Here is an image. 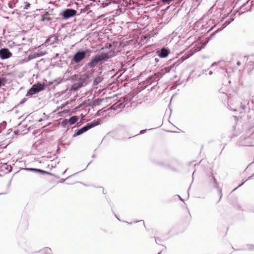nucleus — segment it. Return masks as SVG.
Returning <instances> with one entry per match:
<instances>
[{
  "label": "nucleus",
  "mask_w": 254,
  "mask_h": 254,
  "mask_svg": "<svg viewBox=\"0 0 254 254\" xmlns=\"http://www.w3.org/2000/svg\"><path fill=\"white\" fill-rule=\"evenodd\" d=\"M108 59V55L106 53H102L100 55H96L88 63V66L93 68L95 67L99 62Z\"/></svg>",
  "instance_id": "nucleus-1"
},
{
  "label": "nucleus",
  "mask_w": 254,
  "mask_h": 254,
  "mask_svg": "<svg viewBox=\"0 0 254 254\" xmlns=\"http://www.w3.org/2000/svg\"><path fill=\"white\" fill-rule=\"evenodd\" d=\"M99 124V122L97 121H94L92 123L87 124L85 126L82 127L81 129H79L74 135L73 136L79 135L84 132L87 131L88 129L98 126Z\"/></svg>",
  "instance_id": "nucleus-2"
},
{
  "label": "nucleus",
  "mask_w": 254,
  "mask_h": 254,
  "mask_svg": "<svg viewBox=\"0 0 254 254\" xmlns=\"http://www.w3.org/2000/svg\"><path fill=\"white\" fill-rule=\"evenodd\" d=\"M44 89V86L41 84H34L28 91L26 96L33 95Z\"/></svg>",
  "instance_id": "nucleus-3"
},
{
  "label": "nucleus",
  "mask_w": 254,
  "mask_h": 254,
  "mask_svg": "<svg viewBox=\"0 0 254 254\" xmlns=\"http://www.w3.org/2000/svg\"><path fill=\"white\" fill-rule=\"evenodd\" d=\"M86 57V52L85 51H79L77 52L73 56L72 61L75 63H79Z\"/></svg>",
  "instance_id": "nucleus-4"
},
{
  "label": "nucleus",
  "mask_w": 254,
  "mask_h": 254,
  "mask_svg": "<svg viewBox=\"0 0 254 254\" xmlns=\"http://www.w3.org/2000/svg\"><path fill=\"white\" fill-rule=\"evenodd\" d=\"M76 11L72 9H66L62 14L64 18L67 19L75 15Z\"/></svg>",
  "instance_id": "nucleus-5"
},
{
  "label": "nucleus",
  "mask_w": 254,
  "mask_h": 254,
  "mask_svg": "<svg viewBox=\"0 0 254 254\" xmlns=\"http://www.w3.org/2000/svg\"><path fill=\"white\" fill-rule=\"evenodd\" d=\"M12 56L11 53L7 49L0 50V58L1 59H6Z\"/></svg>",
  "instance_id": "nucleus-6"
},
{
  "label": "nucleus",
  "mask_w": 254,
  "mask_h": 254,
  "mask_svg": "<svg viewBox=\"0 0 254 254\" xmlns=\"http://www.w3.org/2000/svg\"><path fill=\"white\" fill-rule=\"evenodd\" d=\"M158 55L160 58H165L169 54L168 51L166 49H165V48H162L161 50V51L160 52L158 51Z\"/></svg>",
  "instance_id": "nucleus-7"
},
{
  "label": "nucleus",
  "mask_w": 254,
  "mask_h": 254,
  "mask_svg": "<svg viewBox=\"0 0 254 254\" xmlns=\"http://www.w3.org/2000/svg\"><path fill=\"white\" fill-rule=\"evenodd\" d=\"M78 118L76 116H74L71 117L69 119V120H68V123H69V124L70 125H73V124H75L78 121Z\"/></svg>",
  "instance_id": "nucleus-8"
},
{
  "label": "nucleus",
  "mask_w": 254,
  "mask_h": 254,
  "mask_svg": "<svg viewBox=\"0 0 254 254\" xmlns=\"http://www.w3.org/2000/svg\"><path fill=\"white\" fill-rule=\"evenodd\" d=\"M247 68L249 71H251L254 69V62H250L247 65Z\"/></svg>",
  "instance_id": "nucleus-9"
},
{
  "label": "nucleus",
  "mask_w": 254,
  "mask_h": 254,
  "mask_svg": "<svg viewBox=\"0 0 254 254\" xmlns=\"http://www.w3.org/2000/svg\"><path fill=\"white\" fill-rule=\"evenodd\" d=\"M28 170H31V171H34V172H39V173H40L41 174H49L48 172L45 171H44V170H41V169H34V168H29V169H27Z\"/></svg>",
  "instance_id": "nucleus-10"
},
{
  "label": "nucleus",
  "mask_w": 254,
  "mask_h": 254,
  "mask_svg": "<svg viewBox=\"0 0 254 254\" xmlns=\"http://www.w3.org/2000/svg\"><path fill=\"white\" fill-rule=\"evenodd\" d=\"M51 251L48 248H44L41 250L37 254H47Z\"/></svg>",
  "instance_id": "nucleus-11"
},
{
  "label": "nucleus",
  "mask_w": 254,
  "mask_h": 254,
  "mask_svg": "<svg viewBox=\"0 0 254 254\" xmlns=\"http://www.w3.org/2000/svg\"><path fill=\"white\" fill-rule=\"evenodd\" d=\"M51 20V18L47 17H45V16H43L42 18L41 19V21H50Z\"/></svg>",
  "instance_id": "nucleus-12"
},
{
  "label": "nucleus",
  "mask_w": 254,
  "mask_h": 254,
  "mask_svg": "<svg viewBox=\"0 0 254 254\" xmlns=\"http://www.w3.org/2000/svg\"><path fill=\"white\" fill-rule=\"evenodd\" d=\"M218 198L216 201L217 202H218L220 201V200L221 199V197H222V191L221 190L218 191Z\"/></svg>",
  "instance_id": "nucleus-13"
},
{
  "label": "nucleus",
  "mask_w": 254,
  "mask_h": 254,
  "mask_svg": "<svg viewBox=\"0 0 254 254\" xmlns=\"http://www.w3.org/2000/svg\"><path fill=\"white\" fill-rule=\"evenodd\" d=\"M30 4L29 2H25L24 8L27 9L30 7Z\"/></svg>",
  "instance_id": "nucleus-14"
},
{
  "label": "nucleus",
  "mask_w": 254,
  "mask_h": 254,
  "mask_svg": "<svg viewBox=\"0 0 254 254\" xmlns=\"http://www.w3.org/2000/svg\"><path fill=\"white\" fill-rule=\"evenodd\" d=\"M68 120L67 119H64L63 122H62V125L64 126L65 125L67 124V123H68Z\"/></svg>",
  "instance_id": "nucleus-15"
},
{
  "label": "nucleus",
  "mask_w": 254,
  "mask_h": 254,
  "mask_svg": "<svg viewBox=\"0 0 254 254\" xmlns=\"http://www.w3.org/2000/svg\"><path fill=\"white\" fill-rule=\"evenodd\" d=\"M173 0H162V2L163 3H168L170 1H173Z\"/></svg>",
  "instance_id": "nucleus-16"
},
{
  "label": "nucleus",
  "mask_w": 254,
  "mask_h": 254,
  "mask_svg": "<svg viewBox=\"0 0 254 254\" xmlns=\"http://www.w3.org/2000/svg\"><path fill=\"white\" fill-rule=\"evenodd\" d=\"M237 65H241V63H240V62H239V61L237 62Z\"/></svg>",
  "instance_id": "nucleus-17"
},
{
  "label": "nucleus",
  "mask_w": 254,
  "mask_h": 254,
  "mask_svg": "<svg viewBox=\"0 0 254 254\" xmlns=\"http://www.w3.org/2000/svg\"><path fill=\"white\" fill-rule=\"evenodd\" d=\"M1 86V80L0 78V87Z\"/></svg>",
  "instance_id": "nucleus-18"
},
{
  "label": "nucleus",
  "mask_w": 254,
  "mask_h": 254,
  "mask_svg": "<svg viewBox=\"0 0 254 254\" xmlns=\"http://www.w3.org/2000/svg\"><path fill=\"white\" fill-rule=\"evenodd\" d=\"M188 216H189L190 217V213H188Z\"/></svg>",
  "instance_id": "nucleus-19"
},
{
  "label": "nucleus",
  "mask_w": 254,
  "mask_h": 254,
  "mask_svg": "<svg viewBox=\"0 0 254 254\" xmlns=\"http://www.w3.org/2000/svg\"><path fill=\"white\" fill-rule=\"evenodd\" d=\"M155 61H158V60H157L156 59H155Z\"/></svg>",
  "instance_id": "nucleus-20"
}]
</instances>
